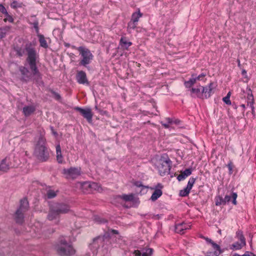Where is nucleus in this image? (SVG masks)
<instances>
[{"label":"nucleus","mask_w":256,"mask_h":256,"mask_svg":"<svg viewBox=\"0 0 256 256\" xmlns=\"http://www.w3.org/2000/svg\"><path fill=\"white\" fill-rule=\"evenodd\" d=\"M190 189L188 187H186L184 190H181L180 191V196H186L188 194L190 193Z\"/></svg>","instance_id":"obj_33"},{"label":"nucleus","mask_w":256,"mask_h":256,"mask_svg":"<svg viewBox=\"0 0 256 256\" xmlns=\"http://www.w3.org/2000/svg\"><path fill=\"white\" fill-rule=\"evenodd\" d=\"M195 181H196L195 178H191L188 182V185H187L186 187H188V188H189L191 190L194 183L195 182Z\"/></svg>","instance_id":"obj_37"},{"label":"nucleus","mask_w":256,"mask_h":256,"mask_svg":"<svg viewBox=\"0 0 256 256\" xmlns=\"http://www.w3.org/2000/svg\"><path fill=\"white\" fill-rule=\"evenodd\" d=\"M196 78H191L189 80L184 82V86L187 88H190L196 82Z\"/></svg>","instance_id":"obj_28"},{"label":"nucleus","mask_w":256,"mask_h":256,"mask_svg":"<svg viewBox=\"0 0 256 256\" xmlns=\"http://www.w3.org/2000/svg\"><path fill=\"white\" fill-rule=\"evenodd\" d=\"M214 83L210 82L208 86H202V93L204 95V98H208L214 92Z\"/></svg>","instance_id":"obj_11"},{"label":"nucleus","mask_w":256,"mask_h":256,"mask_svg":"<svg viewBox=\"0 0 256 256\" xmlns=\"http://www.w3.org/2000/svg\"><path fill=\"white\" fill-rule=\"evenodd\" d=\"M228 170H230V173H232V164L230 163L228 164Z\"/></svg>","instance_id":"obj_53"},{"label":"nucleus","mask_w":256,"mask_h":256,"mask_svg":"<svg viewBox=\"0 0 256 256\" xmlns=\"http://www.w3.org/2000/svg\"><path fill=\"white\" fill-rule=\"evenodd\" d=\"M205 76V74H201L199 75L198 76L196 77L197 80H200L201 78L204 77Z\"/></svg>","instance_id":"obj_56"},{"label":"nucleus","mask_w":256,"mask_h":256,"mask_svg":"<svg viewBox=\"0 0 256 256\" xmlns=\"http://www.w3.org/2000/svg\"><path fill=\"white\" fill-rule=\"evenodd\" d=\"M237 196H237V194L236 193L232 192L230 195L226 194L225 196V197L224 198V201L225 203L226 204V202H230L231 199L232 198V203L236 205V199L237 198Z\"/></svg>","instance_id":"obj_18"},{"label":"nucleus","mask_w":256,"mask_h":256,"mask_svg":"<svg viewBox=\"0 0 256 256\" xmlns=\"http://www.w3.org/2000/svg\"><path fill=\"white\" fill-rule=\"evenodd\" d=\"M56 158L58 163H62L63 162V157L62 154L61 148L60 144L56 146Z\"/></svg>","instance_id":"obj_22"},{"label":"nucleus","mask_w":256,"mask_h":256,"mask_svg":"<svg viewBox=\"0 0 256 256\" xmlns=\"http://www.w3.org/2000/svg\"><path fill=\"white\" fill-rule=\"evenodd\" d=\"M36 110L34 106L30 105L25 106L22 108V112L25 116H28L32 114Z\"/></svg>","instance_id":"obj_17"},{"label":"nucleus","mask_w":256,"mask_h":256,"mask_svg":"<svg viewBox=\"0 0 256 256\" xmlns=\"http://www.w3.org/2000/svg\"><path fill=\"white\" fill-rule=\"evenodd\" d=\"M34 156L40 162H46L49 158V152L46 146V139L40 136L34 150Z\"/></svg>","instance_id":"obj_2"},{"label":"nucleus","mask_w":256,"mask_h":256,"mask_svg":"<svg viewBox=\"0 0 256 256\" xmlns=\"http://www.w3.org/2000/svg\"><path fill=\"white\" fill-rule=\"evenodd\" d=\"M171 163V160L166 156H161L157 166L160 176H162L170 173Z\"/></svg>","instance_id":"obj_5"},{"label":"nucleus","mask_w":256,"mask_h":256,"mask_svg":"<svg viewBox=\"0 0 256 256\" xmlns=\"http://www.w3.org/2000/svg\"><path fill=\"white\" fill-rule=\"evenodd\" d=\"M11 6L14 8L18 7H20V4H18L16 1L14 0L11 4Z\"/></svg>","instance_id":"obj_40"},{"label":"nucleus","mask_w":256,"mask_h":256,"mask_svg":"<svg viewBox=\"0 0 256 256\" xmlns=\"http://www.w3.org/2000/svg\"><path fill=\"white\" fill-rule=\"evenodd\" d=\"M204 238L207 242L210 243L211 244L214 242L211 239H210L209 238Z\"/></svg>","instance_id":"obj_55"},{"label":"nucleus","mask_w":256,"mask_h":256,"mask_svg":"<svg viewBox=\"0 0 256 256\" xmlns=\"http://www.w3.org/2000/svg\"><path fill=\"white\" fill-rule=\"evenodd\" d=\"M62 174L67 179H75L81 174V170L80 168L71 167L70 168H64Z\"/></svg>","instance_id":"obj_7"},{"label":"nucleus","mask_w":256,"mask_h":256,"mask_svg":"<svg viewBox=\"0 0 256 256\" xmlns=\"http://www.w3.org/2000/svg\"><path fill=\"white\" fill-rule=\"evenodd\" d=\"M216 206H220V205H224L226 203L224 201V198L220 196H218L216 198Z\"/></svg>","instance_id":"obj_32"},{"label":"nucleus","mask_w":256,"mask_h":256,"mask_svg":"<svg viewBox=\"0 0 256 256\" xmlns=\"http://www.w3.org/2000/svg\"><path fill=\"white\" fill-rule=\"evenodd\" d=\"M112 232L114 234H118V231L117 230H112Z\"/></svg>","instance_id":"obj_58"},{"label":"nucleus","mask_w":256,"mask_h":256,"mask_svg":"<svg viewBox=\"0 0 256 256\" xmlns=\"http://www.w3.org/2000/svg\"><path fill=\"white\" fill-rule=\"evenodd\" d=\"M57 252L62 256H70L74 254V250L63 238H60L55 247Z\"/></svg>","instance_id":"obj_3"},{"label":"nucleus","mask_w":256,"mask_h":256,"mask_svg":"<svg viewBox=\"0 0 256 256\" xmlns=\"http://www.w3.org/2000/svg\"><path fill=\"white\" fill-rule=\"evenodd\" d=\"M6 18L4 19V22L8 21L10 22H14L13 18L11 16L8 14H8H6Z\"/></svg>","instance_id":"obj_39"},{"label":"nucleus","mask_w":256,"mask_h":256,"mask_svg":"<svg viewBox=\"0 0 256 256\" xmlns=\"http://www.w3.org/2000/svg\"><path fill=\"white\" fill-rule=\"evenodd\" d=\"M166 122L167 123L169 124L173 122L172 120L170 118H166Z\"/></svg>","instance_id":"obj_49"},{"label":"nucleus","mask_w":256,"mask_h":256,"mask_svg":"<svg viewBox=\"0 0 256 256\" xmlns=\"http://www.w3.org/2000/svg\"><path fill=\"white\" fill-rule=\"evenodd\" d=\"M14 219L16 223L22 224L24 221V213L16 210L14 214Z\"/></svg>","instance_id":"obj_20"},{"label":"nucleus","mask_w":256,"mask_h":256,"mask_svg":"<svg viewBox=\"0 0 256 256\" xmlns=\"http://www.w3.org/2000/svg\"><path fill=\"white\" fill-rule=\"evenodd\" d=\"M134 184L137 187H140L143 186L140 182H136L134 183Z\"/></svg>","instance_id":"obj_48"},{"label":"nucleus","mask_w":256,"mask_h":256,"mask_svg":"<svg viewBox=\"0 0 256 256\" xmlns=\"http://www.w3.org/2000/svg\"><path fill=\"white\" fill-rule=\"evenodd\" d=\"M156 187L158 188H160L159 189L160 190L161 188H162V184L158 183V184Z\"/></svg>","instance_id":"obj_57"},{"label":"nucleus","mask_w":256,"mask_h":256,"mask_svg":"<svg viewBox=\"0 0 256 256\" xmlns=\"http://www.w3.org/2000/svg\"><path fill=\"white\" fill-rule=\"evenodd\" d=\"M246 244H243L242 243L236 242L230 246V248L235 250H240Z\"/></svg>","instance_id":"obj_29"},{"label":"nucleus","mask_w":256,"mask_h":256,"mask_svg":"<svg viewBox=\"0 0 256 256\" xmlns=\"http://www.w3.org/2000/svg\"><path fill=\"white\" fill-rule=\"evenodd\" d=\"M31 24H32L34 28L36 30V32L37 34V35L39 34V28H38V20H35L34 22L30 23Z\"/></svg>","instance_id":"obj_38"},{"label":"nucleus","mask_w":256,"mask_h":256,"mask_svg":"<svg viewBox=\"0 0 256 256\" xmlns=\"http://www.w3.org/2000/svg\"><path fill=\"white\" fill-rule=\"evenodd\" d=\"M76 79L80 84H88L89 82L86 78V73L82 71H78L76 76Z\"/></svg>","instance_id":"obj_12"},{"label":"nucleus","mask_w":256,"mask_h":256,"mask_svg":"<svg viewBox=\"0 0 256 256\" xmlns=\"http://www.w3.org/2000/svg\"><path fill=\"white\" fill-rule=\"evenodd\" d=\"M10 28V26H6L2 30H4V33L7 32V31H8Z\"/></svg>","instance_id":"obj_52"},{"label":"nucleus","mask_w":256,"mask_h":256,"mask_svg":"<svg viewBox=\"0 0 256 256\" xmlns=\"http://www.w3.org/2000/svg\"><path fill=\"white\" fill-rule=\"evenodd\" d=\"M161 124L165 128H169V124L168 123H164L163 122H161Z\"/></svg>","instance_id":"obj_51"},{"label":"nucleus","mask_w":256,"mask_h":256,"mask_svg":"<svg viewBox=\"0 0 256 256\" xmlns=\"http://www.w3.org/2000/svg\"><path fill=\"white\" fill-rule=\"evenodd\" d=\"M65 46L66 47H69L70 46V44H65Z\"/></svg>","instance_id":"obj_59"},{"label":"nucleus","mask_w":256,"mask_h":256,"mask_svg":"<svg viewBox=\"0 0 256 256\" xmlns=\"http://www.w3.org/2000/svg\"><path fill=\"white\" fill-rule=\"evenodd\" d=\"M227 96H230V92L227 94Z\"/></svg>","instance_id":"obj_63"},{"label":"nucleus","mask_w":256,"mask_h":256,"mask_svg":"<svg viewBox=\"0 0 256 256\" xmlns=\"http://www.w3.org/2000/svg\"><path fill=\"white\" fill-rule=\"evenodd\" d=\"M191 174L192 169L187 168L185 170L184 172H181V174L178 176L177 179L178 181H181L182 180H184L188 176H190Z\"/></svg>","instance_id":"obj_19"},{"label":"nucleus","mask_w":256,"mask_h":256,"mask_svg":"<svg viewBox=\"0 0 256 256\" xmlns=\"http://www.w3.org/2000/svg\"><path fill=\"white\" fill-rule=\"evenodd\" d=\"M10 168L9 158H6L0 162V171L6 172Z\"/></svg>","instance_id":"obj_14"},{"label":"nucleus","mask_w":256,"mask_h":256,"mask_svg":"<svg viewBox=\"0 0 256 256\" xmlns=\"http://www.w3.org/2000/svg\"><path fill=\"white\" fill-rule=\"evenodd\" d=\"M212 245L213 248L216 250L214 252V254L215 256H218L222 252L220 246L215 243L214 242L212 243Z\"/></svg>","instance_id":"obj_27"},{"label":"nucleus","mask_w":256,"mask_h":256,"mask_svg":"<svg viewBox=\"0 0 256 256\" xmlns=\"http://www.w3.org/2000/svg\"><path fill=\"white\" fill-rule=\"evenodd\" d=\"M162 192L160 189H156L154 192L152 193L150 200L152 201L156 200L158 198H160L162 195Z\"/></svg>","instance_id":"obj_23"},{"label":"nucleus","mask_w":256,"mask_h":256,"mask_svg":"<svg viewBox=\"0 0 256 256\" xmlns=\"http://www.w3.org/2000/svg\"><path fill=\"white\" fill-rule=\"evenodd\" d=\"M190 91L192 96H194L193 94H194L198 98H204V95L202 93V86H200L196 88H192Z\"/></svg>","instance_id":"obj_16"},{"label":"nucleus","mask_w":256,"mask_h":256,"mask_svg":"<svg viewBox=\"0 0 256 256\" xmlns=\"http://www.w3.org/2000/svg\"><path fill=\"white\" fill-rule=\"evenodd\" d=\"M241 106H242V108H245V105H244V104H242V105H241Z\"/></svg>","instance_id":"obj_62"},{"label":"nucleus","mask_w":256,"mask_h":256,"mask_svg":"<svg viewBox=\"0 0 256 256\" xmlns=\"http://www.w3.org/2000/svg\"><path fill=\"white\" fill-rule=\"evenodd\" d=\"M18 78L20 81L24 82H28L31 80L35 81L37 83L42 82V79L39 81L36 80V76H34L32 70L30 72L28 69L24 66H21L18 68ZM41 78H42L41 77Z\"/></svg>","instance_id":"obj_4"},{"label":"nucleus","mask_w":256,"mask_h":256,"mask_svg":"<svg viewBox=\"0 0 256 256\" xmlns=\"http://www.w3.org/2000/svg\"><path fill=\"white\" fill-rule=\"evenodd\" d=\"M120 43L121 46L125 49H127L132 44L131 42H128L125 37H122L121 38Z\"/></svg>","instance_id":"obj_24"},{"label":"nucleus","mask_w":256,"mask_h":256,"mask_svg":"<svg viewBox=\"0 0 256 256\" xmlns=\"http://www.w3.org/2000/svg\"><path fill=\"white\" fill-rule=\"evenodd\" d=\"M38 38L40 46L43 48H48V44L44 36L42 34H38Z\"/></svg>","instance_id":"obj_21"},{"label":"nucleus","mask_w":256,"mask_h":256,"mask_svg":"<svg viewBox=\"0 0 256 256\" xmlns=\"http://www.w3.org/2000/svg\"><path fill=\"white\" fill-rule=\"evenodd\" d=\"M50 92L52 94V96L55 100H58V101H60L62 100L61 96L58 93L56 92L55 91H54L52 90H50Z\"/></svg>","instance_id":"obj_31"},{"label":"nucleus","mask_w":256,"mask_h":256,"mask_svg":"<svg viewBox=\"0 0 256 256\" xmlns=\"http://www.w3.org/2000/svg\"><path fill=\"white\" fill-rule=\"evenodd\" d=\"M136 26V22L130 20L128 24V28L130 32V30H134Z\"/></svg>","instance_id":"obj_36"},{"label":"nucleus","mask_w":256,"mask_h":256,"mask_svg":"<svg viewBox=\"0 0 256 256\" xmlns=\"http://www.w3.org/2000/svg\"><path fill=\"white\" fill-rule=\"evenodd\" d=\"M14 52L18 56L22 57L26 54L28 56L26 61L28 64L30 68L32 71L34 76H36V80L39 81L41 79V74L36 66V60L38 55L36 52L35 48L31 42L26 43L24 46H16L14 48Z\"/></svg>","instance_id":"obj_1"},{"label":"nucleus","mask_w":256,"mask_h":256,"mask_svg":"<svg viewBox=\"0 0 256 256\" xmlns=\"http://www.w3.org/2000/svg\"><path fill=\"white\" fill-rule=\"evenodd\" d=\"M238 238L240 241V243L243 244H246V240H245V238H244V235L241 236H240L238 237Z\"/></svg>","instance_id":"obj_44"},{"label":"nucleus","mask_w":256,"mask_h":256,"mask_svg":"<svg viewBox=\"0 0 256 256\" xmlns=\"http://www.w3.org/2000/svg\"><path fill=\"white\" fill-rule=\"evenodd\" d=\"M142 14L140 12V10L136 12H134L132 16L131 20L137 22L138 21L140 18L142 16Z\"/></svg>","instance_id":"obj_26"},{"label":"nucleus","mask_w":256,"mask_h":256,"mask_svg":"<svg viewBox=\"0 0 256 256\" xmlns=\"http://www.w3.org/2000/svg\"><path fill=\"white\" fill-rule=\"evenodd\" d=\"M218 232H219L220 234H221V230H218Z\"/></svg>","instance_id":"obj_64"},{"label":"nucleus","mask_w":256,"mask_h":256,"mask_svg":"<svg viewBox=\"0 0 256 256\" xmlns=\"http://www.w3.org/2000/svg\"><path fill=\"white\" fill-rule=\"evenodd\" d=\"M153 250L151 248L144 249L142 250L141 256H150L152 254Z\"/></svg>","instance_id":"obj_30"},{"label":"nucleus","mask_w":256,"mask_h":256,"mask_svg":"<svg viewBox=\"0 0 256 256\" xmlns=\"http://www.w3.org/2000/svg\"><path fill=\"white\" fill-rule=\"evenodd\" d=\"M251 97L252 98V96H250V98H249L250 100V98ZM252 101L251 102H250V108H252V112H254V105H253V104H254L253 98H252Z\"/></svg>","instance_id":"obj_46"},{"label":"nucleus","mask_w":256,"mask_h":256,"mask_svg":"<svg viewBox=\"0 0 256 256\" xmlns=\"http://www.w3.org/2000/svg\"><path fill=\"white\" fill-rule=\"evenodd\" d=\"M232 256H240V255L238 254H234V255H233Z\"/></svg>","instance_id":"obj_61"},{"label":"nucleus","mask_w":256,"mask_h":256,"mask_svg":"<svg viewBox=\"0 0 256 256\" xmlns=\"http://www.w3.org/2000/svg\"><path fill=\"white\" fill-rule=\"evenodd\" d=\"M236 236L238 238V237H240V236H242L243 235V234H242V231L241 230H238L236 233Z\"/></svg>","instance_id":"obj_50"},{"label":"nucleus","mask_w":256,"mask_h":256,"mask_svg":"<svg viewBox=\"0 0 256 256\" xmlns=\"http://www.w3.org/2000/svg\"><path fill=\"white\" fill-rule=\"evenodd\" d=\"M0 12L5 15L8 13L5 7L2 4H0Z\"/></svg>","instance_id":"obj_41"},{"label":"nucleus","mask_w":256,"mask_h":256,"mask_svg":"<svg viewBox=\"0 0 256 256\" xmlns=\"http://www.w3.org/2000/svg\"><path fill=\"white\" fill-rule=\"evenodd\" d=\"M60 216V214L54 207L52 205L50 206L49 211L47 215V219L50 221H52L54 220H58Z\"/></svg>","instance_id":"obj_10"},{"label":"nucleus","mask_w":256,"mask_h":256,"mask_svg":"<svg viewBox=\"0 0 256 256\" xmlns=\"http://www.w3.org/2000/svg\"><path fill=\"white\" fill-rule=\"evenodd\" d=\"M190 227L189 225L184 222L175 225V232L178 234H184L185 230L188 229Z\"/></svg>","instance_id":"obj_13"},{"label":"nucleus","mask_w":256,"mask_h":256,"mask_svg":"<svg viewBox=\"0 0 256 256\" xmlns=\"http://www.w3.org/2000/svg\"><path fill=\"white\" fill-rule=\"evenodd\" d=\"M91 188H94L95 189H96L97 190L100 191L102 190V188L100 186H98V184L96 183H92V184L90 185Z\"/></svg>","instance_id":"obj_43"},{"label":"nucleus","mask_w":256,"mask_h":256,"mask_svg":"<svg viewBox=\"0 0 256 256\" xmlns=\"http://www.w3.org/2000/svg\"><path fill=\"white\" fill-rule=\"evenodd\" d=\"M119 197L126 202H131L134 199V195L132 194H122Z\"/></svg>","instance_id":"obj_25"},{"label":"nucleus","mask_w":256,"mask_h":256,"mask_svg":"<svg viewBox=\"0 0 256 256\" xmlns=\"http://www.w3.org/2000/svg\"><path fill=\"white\" fill-rule=\"evenodd\" d=\"M50 129L52 130V134L54 136H56L58 135V134H57V132L56 131H54V128L52 127H51Z\"/></svg>","instance_id":"obj_54"},{"label":"nucleus","mask_w":256,"mask_h":256,"mask_svg":"<svg viewBox=\"0 0 256 256\" xmlns=\"http://www.w3.org/2000/svg\"><path fill=\"white\" fill-rule=\"evenodd\" d=\"M134 256H141L142 252L139 250H136L134 252Z\"/></svg>","instance_id":"obj_47"},{"label":"nucleus","mask_w":256,"mask_h":256,"mask_svg":"<svg viewBox=\"0 0 256 256\" xmlns=\"http://www.w3.org/2000/svg\"><path fill=\"white\" fill-rule=\"evenodd\" d=\"M60 214L68 213L70 211V206L63 202H58L52 205Z\"/></svg>","instance_id":"obj_8"},{"label":"nucleus","mask_w":256,"mask_h":256,"mask_svg":"<svg viewBox=\"0 0 256 256\" xmlns=\"http://www.w3.org/2000/svg\"><path fill=\"white\" fill-rule=\"evenodd\" d=\"M180 121L179 120H176L174 122L176 124H178L179 123Z\"/></svg>","instance_id":"obj_60"},{"label":"nucleus","mask_w":256,"mask_h":256,"mask_svg":"<svg viewBox=\"0 0 256 256\" xmlns=\"http://www.w3.org/2000/svg\"><path fill=\"white\" fill-rule=\"evenodd\" d=\"M94 220L98 224H102V223H106L107 222V220L104 218H102L100 216H95L94 218Z\"/></svg>","instance_id":"obj_34"},{"label":"nucleus","mask_w":256,"mask_h":256,"mask_svg":"<svg viewBox=\"0 0 256 256\" xmlns=\"http://www.w3.org/2000/svg\"><path fill=\"white\" fill-rule=\"evenodd\" d=\"M29 204L28 200L26 198H24L20 200V208L17 210V211L22 212L24 214L28 209Z\"/></svg>","instance_id":"obj_15"},{"label":"nucleus","mask_w":256,"mask_h":256,"mask_svg":"<svg viewBox=\"0 0 256 256\" xmlns=\"http://www.w3.org/2000/svg\"><path fill=\"white\" fill-rule=\"evenodd\" d=\"M223 101L227 104L230 105L231 104L230 100V96H226L223 98Z\"/></svg>","instance_id":"obj_42"},{"label":"nucleus","mask_w":256,"mask_h":256,"mask_svg":"<svg viewBox=\"0 0 256 256\" xmlns=\"http://www.w3.org/2000/svg\"><path fill=\"white\" fill-rule=\"evenodd\" d=\"M74 109L80 112V114L86 119L88 122H90L92 121L93 114L92 110L90 108H82L80 107H76Z\"/></svg>","instance_id":"obj_9"},{"label":"nucleus","mask_w":256,"mask_h":256,"mask_svg":"<svg viewBox=\"0 0 256 256\" xmlns=\"http://www.w3.org/2000/svg\"><path fill=\"white\" fill-rule=\"evenodd\" d=\"M82 57V59L80 62L82 66H86L87 64L90 63L93 59V55L90 51L83 46H80L78 48Z\"/></svg>","instance_id":"obj_6"},{"label":"nucleus","mask_w":256,"mask_h":256,"mask_svg":"<svg viewBox=\"0 0 256 256\" xmlns=\"http://www.w3.org/2000/svg\"><path fill=\"white\" fill-rule=\"evenodd\" d=\"M56 196V192L53 190H50L47 192V197L48 198H52Z\"/></svg>","instance_id":"obj_35"},{"label":"nucleus","mask_w":256,"mask_h":256,"mask_svg":"<svg viewBox=\"0 0 256 256\" xmlns=\"http://www.w3.org/2000/svg\"><path fill=\"white\" fill-rule=\"evenodd\" d=\"M240 256H256V255L252 252H246L244 254Z\"/></svg>","instance_id":"obj_45"}]
</instances>
